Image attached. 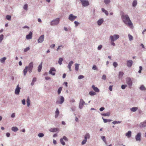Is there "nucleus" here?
<instances>
[{"mask_svg":"<svg viewBox=\"0 0 146 146\" xmlns=\"http://www.w3.org/2000/svg\"><path fill=\"white\" fill-rule=\"evenodd\" d=\"M121 15V18L125 24L127 25L130 28L133 27V24L127 15H125L123 12H122Z\"/></svg>","mask_w":146,"mask_h":146,"instance_id":"nucleus-1","label":"nucleus"},{"mask_svg":"<svg viewBox=\"0 0 146 146\" xmlns=\"http://www.w3.org/2000/svg\"><path fill=\"white\" fill-rule=\"evenodd\" d=\"M33 62H31L28 66L25 67V68L23 70V73L24 76H25L28 71V68H33Z\"/></svg>","mask_w":146,"mask_h":146,"instance_id":"nucleus-2","label":"nucleus"},{"mask_svg":"<svg viewBox=\"0 0 146 146\" xmlns=\"http://www.w3.org/2000/svg\"><path fill=\"white\" fill-rule=\"evenodd\" d=\"M126 83L128 85L129 88H131L132 85L133 83L130 77H127L126 78Z\"/></svg>","mask_w":146,"mask_h":146,"instance_id":"nucleus-3","label":"nucleus"},{"mask_svg":"<svg viewBox=\"0 0 146 146\" xmlns=\"http://www.w3.org/2000/svg\"><path fill=\"white\" fill-rule=\"evenodd\" d=\"M119 37V35L115 34L113 36L111 35L110 38L111 40V41H114L118 39Z\"/></svg>","mask_w":146,"mask_h":146,"instance_id":"nucleus-4","label":"nucleus"},{"mask_svg":"<svg viewBox=\"0 0 146 146\" xmlns=\"http://www.w3.org/2000/svg\"><path fill=\"white\" fill-rule=\"evenodd\" d=\"M59 98L60 99V100H57L56 102V104H62L64 101V98L62 96H60Z\"/></svg>","mask_w":146,"mask_h":146,"instance_id":"nucleus-5","label":"nucleus"},{"mask_svg":"<svg viewBox=\"0 0 146 146\" xmlns=\"http://www.w3.org/2000/svg\"><path fill=\"white\" fill-rule=\"evenodd\" d=\"M59 19L56 18L52 20L51 22L50 25L52 26H54L57 25L59 22Z\"/></svg>","mask_w":146,"mask_h":146,"instance_id":"nucleus-6","label":"nucleus"},{"mask_svg":"<svg viewBox=\"0 0 146 146\" xmlns=\"http://www.w3.org/2000/svg\"><path fill=\"white\" fill-rule=\"evenodd\" d=\"M56 70L54 68L52 67L50 68V70L49 72V74H51L53 76H55V73L54 72H55Z\"/></svg>","mask_w":146,"mask_h":146,"instance_id":"nucleus-7","label":"nucleus"},{"mask_svg":"<svg viewBox=\"0 0 146 146\" xmlns=\"http://www.w3.org/2000/svg\"><path fill=\"white\" fill-rule=\"evenodd\" d=\"M85 102L84 100L81 99L80 101L79 104V108L80 109H82L83 108V105L85 104Z\"/></svg>","mask_w":146,"mask_h":146,"instance_id":"nucleus-8","label":"nucleus"},{"mask_svg":"<svg viewBox=\"0 0 146 146\" xmlns=\"http://www.w3.org/2000/svg\"><path fill=\"white\" fill-rule=\"evenodd\" d=\"M77 17L76 16H74L72 14H71L69 15L68 19L70 21H72Z\"/></svg>","mask_w":146,"mask_h":146,"instance_id":"nucleus-9","label":"nucleus"},{"mask_svg":"<svg viewBox=\"0 0 146 146\" xmlns=\"http://www.w3.org/2000/svg\"><path fill=\"white\" fill-rule=\"evenodd\" d=\"M141 133H138L135 136V139L136 141H140L141 137Z\"/></svg>","mask_w":146,"mask_h":146,"instance_id":"nucleus-10","label":"nucleus"},{"mask_svg":"<svg viewBox=\"0 0 146 146\" xmlns=\"http://www.w3.org/2000/svg\"><path fill=\"white\" fill-rule=\"evenodd\" d=\"M44 35H42L39 38L38 40V43H42L44 41Z\"/></svg>","mask_w":146,"mask_h":146,"instance_id":"nucleus-11","label":"nucleus"},{"mask_svg":"<svg viewBox=\"0 0 146 146\" xmlns=\"http://www.w3.org/2000/svg\"><path fill=\"white\" fill-rule=\"evenodd\" d=\"M133 62L131 60H129L127 61V65L129 68H130L132 66Z\"/></svg>","mask_w":146,"mask_h":146,"instance_id":"nucleus-12","label":"nucleus"},{"mask_svg":"<svg viewBox=\"0 0 146 146\" xmlns=\"http://www.w3.org/2000/svg\"><path fill=\"white\" fill-rule=\"evenodd\" d=\"M20 89L21 88L19 87V85L18 84L15 90V94L16 95L19 94Z\"/></svg>","mask_w":146,"mask_h":146,"instance_id":"nucleus-13","label":"nucleus"},{"mask_svg":"<svg viewBox=\"0 0 146 146\" xmlns=\"http://www.w3.org/2000/svg\"><path fill=\"white\" fill-rule=\"evenodd\" d=\"M139 126L141 128L146 127V120L143 122L140 123L139 125Z\"/></svg>","mask_w":146,"mask_h":146,"instance_id":"nucleus-14","label":"nucleus"},{"mask_svg":"<svg viewBox=\"0 0 146 146\" xmlns=\"http://www.w3.org/2000/svg\"><path fill=\"white\" fill-rule=\"evenodd\" d=\"M33 33L31 31H30L29 34L26 36V38L27 39H30L32 38Z\"/></svg>","mask_w":146,"mask_h":146,"instance_id":"nucleus-15","label":"nucleus"},{"mask_svg":"<svg viewBox=\"0 0 146 146\" xmlns=\"http://www.w3.org/2000/svg\"><path fill=\"white\" fill-rule=\"evenodd\" d=\"M59 129L56 128H51L49 129V131L51 132H55L58 131Z\"/></svg>","mask_w":146,"mask_h":146,"instance_id":"nucleus-16","label":"nucleus"},{"mask_svg":"<svg viewBox=\"0 0 146 146\" xmlns=\"http://www.w3.org/2000/svg\"><path fill=\"white\" fill-rule=\"evenodd\" d=\"M92 87L96 92H100V90L97 87H95L94 85H92Z\"/></svg>","mask_w":146,"mask_h":146,"instance_id":"nucleus-17","label":"nucleus"},{"mask_svg":"<svg viewBox=\"0 0 146 146\" xmlns=\"http://www.w3.org/2000/svg\"><path fill=\"white\" fill-rule=\"evenodd\" d=\"M104 20L102 18L99 19L97 21V24L99 26L101 25L103 23Z\"/></svg>","mask_w":146,"mask_h":146,"instance_id":"nucleus-18","label":"nucleus"},{"mask_svg":"<svg viewBox=\"0 0 146 146\" xmlns=\"http://www.w3.org/2000/svg\"><path fill=\"white\" fill-rule=\"evenodd\" d=\"M55 118H56L58 117L59 114V111L58 108L56 109V111L55 112Z\"/></svg>","mask_w":146,"mask_h":146,"instance_id":"nucleus-19","label":"nucleus"},{"mask_svg":"<svg viewBox=\"0 0 146 146\" xmlns=\"http://www.w3.org/2000/svg\"><path fill=\"white\" fill-rule=\"evenodd\" d=\"M42 67V62H41L38 67V72H40L41 71Z\"/></svg>","mask_w":146,"mask_h":146,"instance_id":"nucleus-20","label":"nucleus"},{"mask_svg":"<svg viewBox=\"0 0 146 146\" xmlns=\"http://www.w3.org/2000/svg\"><path fill=\"white\" fill-rule=\"evenodd\" d=\"M131 131H129L125 134V135L128 137L129 138L131 137Z\"/></svg>","mask_w":146,"mask_h":146,"instance_id":"nucleus-21","label":"nucleus"},{"mask_svg":"<svg viewBox=\"0 0 146 146\" xmlns=\"http://www.w3.org/2000/svg\"><path fill=\"white\" fill-rule=\"evenodd\" d=\"M11 130L14 132H16L19 130V129L17 127H13L11 128Z\"/></svg>","mask_w":146,"mask_h":146,"instance_id":"nucleus-22","label":"nucleus"},{"mask_svg":"<svg viewBox=\"0 0 146 146\" xmlns=\"http://www.w3.org/2000/svg\"><path fill=\"white\" fill-rule=\"evenodd\" d=\"M138 108L137 107H134L131 108L130 110L131 111L134 112L138 110Z\"/></svg>","mask_w":146,"mask_h":146,"instance_id":"nucleus-23","label":"nucleus"},{"mask_svg":"<svg viewBox=\"0 0 146 146\" xmlns=\"http://www.w3.org/2000/svg\"><path fill=\"white\" fill-rule=\"evenodd\" d=\"M102 11L103 12L105 13L106 15L108 16V11L106 10L104 8H102Z\"/></svg>","mask_w":146,"mask_h":146,"instance_id":"nucleus-24","label":"nucleus"},{"mask_svg":"<svg viewBox=\"0 0 146 146\" xmlns=\"http://www.w3.org/2000/svg\"><path fill=\"white\" fill-rule=\"evenodd\" d=\"M142 91H145L146 90V88L144 86L142 85L139 88Z\"/></svg>","mask_w":146,"mask_h":146,"instance_id":"nucleus-25","label":"nucleus"},{"mask_svg":"<svg viewBox=\"0 0 146 146\" xmlns=\"http://www.w3.org/2000/svg\"><path fill=\"white\" fill-rule=\"evenodd\" d=\"M102 119H103L104 122L105 123H106L108 122H110L112 121L111 119H106L104 118L103 117H102Z\"/></svg>","mask_w":146,"mask_h":146,"instance_id":"nucleus-26","label":"nucleus"},{"mask_svg":"<svg viewBox=\"0 0 146 146\" xmlns=\"http://www.w3.org/2000/svg\"><path fill=\"white\" fill-rule=\"evenodd\" d=\"M110 113L109 112L106 113H101V115L104 116H109L110 115Z\"/></svg>","mask_w":146,"mask_h":146,"instance_id":"nucleus-27","label":"nucleus"},{"mask_svg":"<svg viewBox=\"0 0 146 146\" xmlns=\"http://www.w3.org/2000/svg\"><path fill=\"white\" fill-rule=\"evenodd\" d=\"M124 74V73L122 72H119V74L118 76V77L119 78H120L122 77L123 75Z\"/></svg>","mask_w":146,"mask_h":146,"instance_id":"nucleus-28","label":"nucleus"},{"mask_svg":"<svg viewBox=\"0 0 146 146\" xmlns=\"http://www.w3.org/2000/svg\"><path fill=\"white\" fill-rule=\"evenodd\" d=\"M137 0H134L132 3V6L133 7H135L137 5Z\"/></svg>","mask_w":146,"mask_h":146,"instance_id":"nucleus-29","label":"nucleus"},{"mask_svg":"<svg viewBox=\"0 0 146 146\" xmlns=\"http://www.w3.org/2000/svg\"><path fill=\"white\" fill-rule=\"evenodd\" d=\"M90 138V135L89 133H87L84 136V139L87 140V139H89Z\"/></svg>","mask_w":146,"mask_h":146,"instance_id":"nucleus-30","label":"nucleus"},{"mask_svg":"<svg viewBox=\"0 0 146 146\" xmlns=\"http://www.w3.org/2000/svg\"><path fill=\"white\" fill-rule=\"evenodd\" d=\"M89 94L91 96H93L96 95V93L94 91H91L89 92Z\"/></svg>","mask_w":146,"mask_h":146,"instance_id":"nucleus-31","label":"nucleus"},{"mask_svg":"<svg viewBox=\"0 0 146 146\" xmlns=\"http://www.w3.org/2000/svg\"><path fill=\"white\" fill-rule=\"evenodd\" d=\"M63 60V59L62 58H60L59 59L58 61V63L60 65H61L62 64V62Z\"/></svg>","mask_w":146,"mask_h":146,"instance_id":"nucleus-32","label":"nucleus"},{"mask_svg":"<svg viewBox=\"0 0 146 146\" xmlns=\"http://www.w3.org/2000/svg\"><path fill=\"white\" fill-rule=\"evenodd\" d=\"M80 64L77 63L75 64V70L76 71H78L79 69V66Z\"/></svg>","mask_w":146,"mask_h":146,"instance_id":"nucleus-33","label":"nucleus"},{"mask_svg":"<svg viewBox=\"0 0 146 146\" xmlns=\"http://www.w3.org/2000/svg\"><path fill=\"white\" fill-rule=\"evenodd\" d=\"M27 107H29L30 104V100L29 99V97H28L27 99Z\"/></svg>","mask_w":146,"mask_h":146,"instance_id":"nucleus-34","label":"nucleus"},{"mask_svg":"<svg viewBox=\"0 0 146 146\" xmlns=\"http://www.w3.org/2000/svg\"><path fill=\"white\" fill-rule=\"evenodd\" d=\"M62 88V87H60L58 88L57 91L58 94V95H59L60 94Z\"/></svg>","mask_w":146,"mask_h":146,"instance_id":"nucleus-35","label":"nucleus"},{"mask_svg":"<svg viewBox=\"0 0 146 146\" xmlns=\"http://www.w3.org/2000/svg\"><path fill=\"white\" fill-rule=\"evenodd\" d=\"M60 142L61 143L62 145H65V143L64 141V140L62 138H61L60 139Z\"/></svg>","mask_w":146,"mask_h":146,"instance_id":"nucleus-36","label":"nucleus"},{"mask_svg":"<svg viewBox=\"0 0 146 146\" xmlns=\"http://www.w3.org/2000/svg\"><path fill=\"white\" fill-rule=\"evenodd\" d=\"M6 58L5 57H4L2 58H1L0 60L1 62L2 63H3L5 62V61L6 59Z\"/></svg>","mask_w":146,"mask_h":146,"instance_id":"nucleus-37","label":"nucleus"},{"mask_svg":"<svg viewBox=\"0 0 146 146\" xmlns=\"http://www.w3.org/2000/svg\"><path fill=\"white\" fill-rule=\"evenodd\" d=\"M4 38V35L3 34H1L0 35V43H1L3 40Z\"/></svg>","mask_w":146,"mask_h":146,"instance_id":"nucleus-38","label":"nucleus"},{"mask_svg":"<svg viewBox=\"0 0 146 146\" xmlns=\"http://www.w3.org/2000/svg\"><path fill=\"white\" fill-rule=\"evenodd\" d=\"M121 122V121H113L112 122V123L114 125L117 124V123H120Z\"/></svg>","mask_w":146,"mask_h":146,"instance_id":"nucleus-39","label":"nucleus"},{"mask_svg":"<svg viewBox=\"0 0 146 146\" xmlns=\"http://www.w3.org/2000/svg\"><path fill=\"white\" fill-rule=\"evenodd\" d=\"M44 135V134L42 133H39L38 134V136L39 137H43Z\"/></svg>","mask_w":146,"mask_h":146,"instance_id":"nucleus-40","label":"nucleus"},{"mask_svg":"<svg viewBox=\"0 0 146 146\" xmlns=\"http://www.w3.org/2000/svg\"><path fill=\"white\" fill-rule=\"evenodd\" d=\"M104 1L106 5H108L110 3V0H104Z\"/></svg>","mask_w":146,"mask_h":146,"instance_id":"nucleus-41","label":"nucleus"},{"mask_svg":"<svg viewBox=\"0 0 146 146\" xmlns=\"http://www.w3.org/2000/svg\"><path fill=\"white\" fill-rule=\"evenodd\" d=\"M128 37L130 41H131L133 39V36L131 35L130 34H129L128 35Z\"/></svg>","mask_w":146,"mask_h":146,"instance_id":"nucleus-42","label":"nucleus"},{"mask_svg":"<svg viewBox=\"0 0 146 146\" xmlns=\"http://www.w3.org/2000/svg\"><path fill=\"white\" fill-rule=\"evenodd\" d=\"M73 63V62L72 61H71L69 63L68 67H71Z\"/></svg>","mask_w":146,"mask_h":146,"instance_id":"nucleus-43","label":"nucleus"},{"mask_svg":"<svg viewBox=\"0 0 146 146\" xmlns=\"http://www.w3.org/2000/svg\"><path fill=\"white\" fill-rule=\"evenodd\" d=\"M6 19L9 21H10L11 20V15H6Z\"/></svg>","mask_w":146,"mask_h":146,"instance_id":"nucleus-44","label":"nucleus"},{"mask_svg":"<svg viewBox=\"0 0 146 146\" xmlns=\"http://www.w3.org/2000/svg\"><path fill=\"white\" fill-rule=\"evenodd\" d=\"M23 9L25 10H27L28 9V5L27 4H25L23 6Z\"/></svg>","mask_w":146,"mask_h":146,"instance_id":"nucleus-45","label":"nucleus"},{"mask_svg":"<svg viewBox=\"0 0 146 146\" xmlns=\"http://www.w3.org/2000/svg\"><path fill=\"white\" fill-rule=\"evenodd\" d=\"M30 49V48L29 47H27L26 48H25L24 50V52H27L29 51Z\"/></svg>","mask_w":146,"mask_h":146,"instance_id":"nucleus-46","label":"nucleus"},{"mask_svg":"<svg viewBox=\"0 0 146 146\" xmlns=\"http://www.w3.org/2000/svg\"><path fill=\"white\" fill-rule=\"evenodd\" d=\"M87 141V140H86V139H84V140H83L82 142V145L85 144L86 143Z\"/></svg>","mask_w":146,"mask_h":146,"instance_id":"nucleus-47","label":"nucleus"},{"mask_svg":"<svg viewBox=\"0 0 146 146\" xmlns=\"http://www.w3.org/2000/svg\"><path fill=\"white\" fill-rule=\"evenodd\" d=\"M113 65L115 68H116L118 64L117 62H114L113 63Z\"/></svg>","mask_w":146,"mask_h":146,"instance_id":"nucleus-48","label":"nucleus"},{"mask_svg":"<svg viewBox=\"0 0 146 146\" xmlns=\"http://www.w3.org/2000/svg\"><path fill=\"white\" fill-rule=\"evenodd\" d=\"M127 86L126 85H122L121 86V88L122 89H125Z\"/></svg>","mask_w":146,"mask_h":146,"instance_id":"nucleus-49","label":"nucleus"},{"mask_svg":"<svg viewBox=\"0 0 146 146\" xmlns=\"http://www.w3.org/2000/svg\"><path fill=\"white\" fill-rule=\"evenodd\" d=\"M62 138L64 140L66 141H68V138L65 136H64Z\"/></svg>","mask_w":146,"mask_h":146,"instance_id":"nucleus-50","label":"nucleus"},{"mask_svg":"<svg viewBox=\"0 0 146 146\" xmlns=\"http://www.w3.org/2000/svg\"><path fill=\"white\" fill-rule=\"evenodd\" d=\"M84 78V76L82 75H80L78 77V79H81L83 78Z\"/></svg>","mask_w":146,"mask_h":146,"instance_id":"nucleus-51","label":"nucleus"},{"mask_svg":"<svg viewBox=\"0 0 146 146\" xmlns=\"http://www.w3.org/2000/svg\"><path fill=\"white\" fill-rule=\"evenodd\" d=\"M139 70L138 71V72L139 73H141V70H142V67L141 66H140L139 67Z\"/></svg>","mask_w":146,"mask_h":146,"instance_id":"nucleus-52","label":"nucleus"},{"mask_svg":"<svg viewBox=\"0 0 146 146\" xmlns=\"http://www.w3.org/2000/svg\"><path fill=\"white\" fill-rule=\"evenodd\" d=\"M106 76L105 74H104L102 76V79L105 80L106 79Z\"/></svg>","mask_w":146,"mask_h":146,"instance_id":"nucleus-53","label":"nucleus"},{"mask_svg":"<svg viewBox=\"0 0 146 146\" xmlns=\"http://www.w3.org/2000/svg\"><path fill=\"white\" fill-rule=\"evenodd\" d=\"M101 138H102V140L104 142H106V138L105 136H102L101 137Z\"/></svg>","mask_w":146,"mask_h":146,"instance_id":"nucleus-54","label":"nucleus"},{"mask_svg":"<svg viewBox=\"0 0 146 146\" xmlns=\"http://www.w3.org/2000/svg\"><path fill=\"white\" fill-rule=\"evenodd\" d=\"M76 107H72L71 108V109L72 111H74L76 110Z\"/></svg>","mask_w":146,"mask_h":146,"instance_id":"nucleus-55","label":"nucleus"},{"mask_svg":"<svg viewBox=\"0 0 146 146\" xmlns=\"http://www.w3.org/2000/svg\"><path fill=\"white\" fill-rule=\"evenodd\" d=\"M74 24L75 25V27H76L79 24V22L76 21H75L74 22Z\"/></svg>","mask_w":146,"mask_h":146,"instance_id":"nucleus-56","label":"nucleus"},{"mask_svg":"<svg viewBox=\"0 0 146 146\" xmlns=\"http://www.w3.org/2000/svg\"><path fill=\"white\" fill-rule=\"evenodd\" d=\"M92 69L94 70H96L97 69V68L96 66L95 65L93 66Z\"/></svg>","mask_w":146,"mask_h":146,"instance_id":"nucleus-57","label":"nucleus"},{"mask_svg":"<svg viewBox=\"0 0 146 146\" xmlns=\"http://www.w3.org/2000/svg\"><path fill=\"white\" fill-rule=\"evenodd\" d=\"M22 104L25 105V99H23L22 100Z\"/></svg>","mask_w":146,"mask_h":146,"instance_id":"nucleus-58","label":"nucleus"},{"mask_svg":"<svg viewBox=\"0 0 146 146\" xmlns=\"http://www.w3.org/2000/svg\"><path fill=\"white\" fill-rule=\"evenodd\" d=\"M102 47V46L101 45L99 46L98 47V50H100Z\"/></svg>","mask_w":146,"mask_h":146,"instance_id":"nucleus-59","label":"nucleus"},{"mask_svg":"<svg viewBox=\"0 0 146 146\" xmlns=\"http://www.w3.org/2000/svg\"><path fill=\"white\" fill-rule=\"evenodd\" d=\"M62 47V45L59 46L56 50L57 51H58L59 49H61L60 47Z\"/></svg>","mask_w":146,"mask_h":146,"instance_id":"nucleus-60","label":"nucleus"},{"mask_svg":"<svg viewBox=\"0 0 146 146\" xmlns=\"http://www.w3.org/2000/svg\"><path fill=\"white\" fill-rule=\"evenodd\" d=\"M75 102V100L73 98L71 99L70 100V102L74 103V102Z\"/></svg>","mask_w":146,"mask_h":146,"instance_id":"nucleus-61","label":"nucleus"},{"mask_svg":"<svg viewBox=\"0 0 146 146\" xmlns=\"http://www.w3.org/2000/svg\"><path fill=\"white\" fill-rule=\"evenodd\" d=\"M113 86H110L109 87V89L110 91L112 90V87Z\"/></svg>","mask_w":146,"mask_h":146,"instance_id":"nucleus-62","label":"nucleus"},{"mask_svg":"<svg viewBox=\"0 0 146 146\" xmlns=\"http://www.w3.org/2000/svg\"><path fill=\"white\" fill-rule=\"evenodd\" d=\"M105 109V108L103 107H101L100 108V111H102Z\"/></svg>","mask_w":146,"mask_h":146,"instance_id":"nucleus-63","label":"nucleus"},{"mask_svg":"<svg viewBox=\"0 0 146 146\" xmlns=\"http://www.w3.org/2000/svg\"><path fill=\"white\" fill-rule=\"evenodd\" d=\"M15 113H13L11 115V117L12 118H14L15 117Z\"/></svg>","mask_w":146,"mask_h":146,"instance_id":"nucleus-64","label":"nucleus"}]
</instances>
